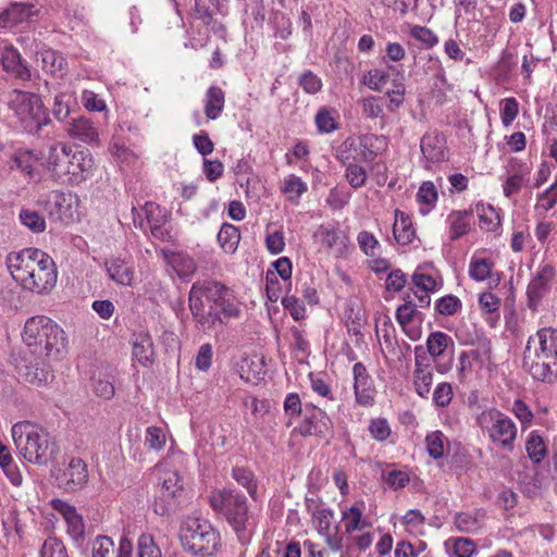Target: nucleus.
<instances>
[{"mask_svg":"<svg viewBox=\"0 0 557 557\" xmlns=\"http://www.w3.org/2000/svg\"><path fill=\"white\" fill-rule=\"evenodd\" d=\"M282 305L289 312L294 320L299 321L306 317V308L302 301L295 296H286L282 300Z\"/></svg>","mask_w":557,"mask_h":557,"instance_id":"nucleus-63","label":"nucleus"},{"mask_svg":"<svg viewBox=\"0 0 557 557\" xmlns=\"http://www.w3.org/2000/svg\"><path fill=\"white\" fill-rule=\"evenodd\" d=\"M166 443V434L162 428L148 426L145 434V446L149 449L160 451Z\"/></svg>","mask_w":557,"mask_h":557,"instance_id":"nucleus-54","label":"nucleus"},{"mask_svg":"<svg viewBox=\"0 0 557 557\" xmlns=\"http://www.w3.org/2000/svg\"><path fill=\"white\" fill-rule=\"evenodd\" d=\"M8 106L28 133H37L49 122L48 114L39 96L22 90H13Z\"/></svg>","mask_w":557,"mask_h":557,"instance_id":"nucleus-9","label":"nucleus"},{"mask_svg":"<svg viewBox=\"0 0 557 557\" xmlns=\"http://www.w3.org/2000/svg\"><path fill=\"white\" fill-rule=\"evenodd\" d=\"M449 557H472L476 553V544L469 537H451L444 543Z\"/></svg>","mask_w":557,"mask_h":557,"instance_id":"nucleus-36","label":"nucleus"},{"mask_svg":"<svg viewBox=\"0 0 557 557\" xmlns=\"http://www.w3.org/2000/svg\"><path fill=\"white\" fill-rule=\"evenodd\" d=\"M307 184L295 174L287 175L284 178L281 188L282 193L292 202H297L301 195H304L307 191Z\"/></svg>","mask_w":557,"mask_h":557,"instance_id":"nucleus-43","label":"nucleus"},{"mask_svg":"<svg viewBox=\"0 0 557 557\" xmlns=\"http://www.w3.org/2000/svg\"><path fill=\"white\" fill-rule=\"evenodd\" d=\"M22 338L28 347L39 350L50 361L63 359L69 350L65 331L46 315H34L27 319Z\"/></svg>","mask_w":557,"mask_h":557,"instance_id":"nucleus-4","label":"nucleus"},{"mask_svg":"<svg viewBox=\"0 0 557 557\" xmlns=\"http://www.w3.org/2000/svg\"><path fill=\"white\" fill-rule=\"evenodd\" d=\"M133 356L144 367H149L154 361V347L148 333H138L133 338Z\"/></svg>","mask_w":557,"mask_h":557,"instance_id":"nucleus-27","label":"nucleus"},{"mask_svg":"<svg viewBox=\"0 0 557 557\" xmlns=\"http://www.w3.org/2000/svg\"><path fill=\"white\" fill-rule=\"evenodd\" d=\"M11 436L20 457L35 465H47L53 455L48 432L30 421L12 425Z\"/></svg>","mask_w":557,"mask_h":557,"instance_id":"nucleus-5","label":"nucleus"},{"mask_svg":"<svg viewBox=\"0 0 557 557\" xmlns=\"http://www.w3.org/2000/svg\"><path fill=\"white\" fill-rule=\"evenodd\" d=\"M66 184H79L94 175L95 160L89 151L72 152Z\"/></svg>","mask_w":557,"mask_h":557,"instance_id":"nucleus-19","label":"nucleus"},{"mask_svg":"<svg viewBox=\"0 0 557 557\" xmlns=\"http://www.w3.org/2000/svg\"><path fill=\"white\" fill-rule=\"evenodd\" d=\"M519 113V103L513 97H508L500 102V119L504 126H509Z\"/></svg>","mask_w":557,"mask_h":557,"instance_id":"nucleus-60","label":"nucleus"},{"mask_svg":"<svg viewBox=\"0 0 557 557\" xmlns=\"http://www.w3.org/2000/svg\"><path fill=\"white\" fill-rule=\"evenodd\" d=\"M195 16L205 26L206 33L225 32L223 16L220 14V0H195Z\"/></svg>","mask_w":557,"mask_h":557,"instance_id":"nucleus-12","label":"nucleus"},{"mask_svg":"<svg viewBox=\"0 0 557 557\" xmlns=\"http://www.w3.org/2000/svg\"><path fill=\"white\" fill-rule=\"evenodd\" d=\"M406 530L413 535L422 534L425 524V517L418 509L408 510L401 518Z\"/></svg>","mask_w":557,"mask_h":557,"instance_id":"nucleus-51","label":"nucleus"},{"mask_svg":"<svg viewBox=\"0 0 557 557\" xmlns=\"http://www.w3.org/2000/svg\"><path fill=\"white\" fill-rule=\"evenodd\" d=\"M554 276V267L545 264L539 268L527 288L528 306L530 309H537L540 301L548 293Z\"/></svg>","mask_w":557,"mask_h":557,"instance_id":"nucleus-13","label":"nucleus"},{"mask_svg":"<svg viewBox=\"0 0 557 557\" xmlns=\"http://www.w3.org/2000/svg\"><path fill=\"white\" fill-rule=\"evenodd\" d=\"M453 343L450 336L444 332H433L429 335L426 347L430 355L437 358L444 354L448 345Z\"/></svg>","mask_w":557,"mask_h":557,"instance_id":"nucleus-48","label":"nucleus"},{"mask_svg":"<svg viewBox=\"0 0 557 557\" xmlns=\"http://www.w3.org/2000/svg\"><path fill=\"white\" fill-rule=\"evenodd\" d=\"M20 221L24 226L35 233L44 232L46 228L45 219L37 211L30 209L21 210Z\"/></svg>","mask_w":557,"mask_h":557,"instance_id":"nucleus-53","label":"nucleus"},{"mask_svg":"<svg viewBox=\"0 0 557 557\" xmlns=\"http://www.w3.org/2000/svg\"><path fill=\"white\" fill-rule=\"evenodd\" d=\"M233 478L234 480L243 485L251 498H257V483L253 478V473L246 468H234L233 469Z\"/></svg>","mask_w":557,"mask_h":557,"instance_id":"nucleus-55","label":"nucleus"},{"mask_svg":"<svg viewBox=\"0 0 557 557\" xmlns=\"http://www.w3.org/2000/svg\"><path fill=\"white\" fill-rule=\"evenodd\" d=\"M525 451L534 465H540L548 454V443L540 431H531L525 440Z\"/></svg>","mask_w":557,"mask_h":557,"instance_id":"nucleus-30","label":"nucleus"},{"mask_svg":"<svg viewBox=\"0 0 557 557\" xmlns=\"http://www.w3.org/2000/svg\"><path fill=\"white\" fill-rule=\"evenodd\" d=\"M211 508L222 513L240 541H247L253 527V518L248 511L247 498L233 490H216L210 493Z\"/></svg>","mask_w":557,"mask_h":557,"instance_id":"nucleus-6","label":"nucleus"},{"mask_svg":"<svg viewBox=\"0 0 557 557\" xmlns=\"http://www.w3.org/2000/svg\"><path fill=\"white\" fill-rule=\"evenodd\" d=\"M476 423L494 447L508 453L513 450L518 428L509 416L496 408H488L478 414Z\"/></svg>","mask_w":557,"mask_h":557,"instance_id":"nucleus-7","label":"nucleus"},{"mask_svg":"<svg viewBox=\"0 0 557 557\" xmlns=\"http://www.w3.org/2000/svg\"><path fill=\"white\" fill-rule=\"evenodd\" d=\"M166 260L182 278H189L196 272V262L188 255L171 252L166 255Z\"/></svg>","mask_w":557,"mask_h":557,"instance_id":"nucleus-39","label":"nucleus"},{"mask_svg":"<svg viewBox=\"0 0 557 557\" xmlns=\"http://www.w3.org/2000/svg\"><path fill=\"white\" fill-rule=\"evenodd\" d=\"M389 79V75L380 70H373L368 72L364 75L363 83L375 91H384L386 90L387 95H391V91L386 88Z\"/></svg>","mask_w":557,"mask_h":557,"instance_id":"nucleus-58","label":"nucleus"},{"mask_svg":"<svg viewBox=\"0 0 557 557\" xmlns=\"http://www.w3.org/2000/svg\"><path fill=\"white\" fill-rule=\"evenodd\" d=\"M50 214L64 223H71L79 219V198L72 193H53L51 196Z\"/></svg>","mask_w":557,"mask_h":557,"instance_id":"nucleus-17","label":"nucleus"},{"mask_svg":"<svg viewBox=\"0 0 557 557\" xmlns=\"http://www.w3.org/2000/svg\"><path fill=\"white\" fill-rule=\"evenodd\" d=\"M417 307H420L418 301L413 302L411 296L408 294L405 304L397 308L396 319L404 330H406L419 314Z\"/></svg>","mask_w":557,"mask_h":557,"instance_id":"nucleus-47","label":"nucleus"},{"mask_svg":"<svg viewBox=\"0 0 557 557\" xmlns=\"http://www.w3.org/2000/svg\"><path fill=\"white\" fill-rule=\"evenodd\" d=\"M494 265L484 250H476L469 262V276L475 282H485L492 277Z\"/></svg>","mask_w":557,"mask_h":557,"instance_id":"nucleus-23","label":"nucleus"},{"mask_svg":"<svg viewBox=\"0 0 557 557\" xmlns=\"http://www.w3.org/2000/svg\"><path fill=\"white\" fill-rule=\"evenodd\" d=\"M2 65L7 72L13 73L17 78L27 81L30 78V71L24 63L21 54L14 48H8L2 55Z\"/></svg>","mask_w":557,"mask_h":557,"instance_id":"nucleus-33","label":"nucleus"},{"mask_svg":"<svg viewBox=\"0 0 557 557\" xmlns=\"http://www.w3.org/2000/svg\"><path fill=\"white\" fill-rule=\"evenodd\" d=\"M106 271L110 280L122 286H131L134 281V268L132 263L112 258L106 262Z\"/></svg>","mask_w":557,"mask_h":557,"instance_id":"nucleus-25","label":"nucleus"},{"mask_svg":"<svg viewBox=\"0 0 557 557\" xmlns=\"http://www.w3.org/2000/svg\"><path fill=\"white\" fill-rule=\"evenodd\" d=\"M470 216L471 213L468 211H453L447 222L449 224V238L456 240L461 236L468 234L470 231Z\"/></svg>","mask_w":557,"mask_h":557,"instance_id":"nucleus-38","label":"nucleus"},{"mask_svg":"<svg viewBox=\"0 0 557 557\" xmlns=\"http://www.w3.org/2000/svg\"><path fill=\"white\" fill-rule=\"evenodd\" d=\"M7 267L15 282L25 290L48 294L57 284L58 272L52 258L37 248L9 253Z\"/></svg>","mask_w":557,"mask_h":557,"instance_id":"nucleus-1","label":"nucleus"},{"mask_svg":"<svg viewBox=\"0 0 557 557\" xmlns=\"http://www.w3.org/2000/svg\"><path fill=\"white\" fill-rule=\"evenodd\" d=\"M354 392L358 405L363 407L372 406L375 397V387L367 368L361 362L352 367Z\"/></svg>","mask_w":557,"mask_h":557,"instance_id":"nucleus-15","label":"nucleus"},{"mask_svg":"<svg viewBox=\"0 0 557 557\" xmlns=\"http://www.w3.org/2000/svg\"><path fill=\"white\" fill-rule=\"evenodd\" d=\"M438 194L435 185L430 181L423 182L417 193L418 202L426 207L425 209H420L422 214L429 213V211L435 206Z\"/></svg>","mask_w":557,"mask_h":557,"instance_id":"nucleus-45","label":"nucleus"},{"mask_svg":"<svg viewBox=\"0 0 557 557\" xmlns=\"http://www.w3.org/2000/svg\"><path fill=\"white\" fill-rule=\"evenodd\" d=\"M357 242L364 255L376 257L380 253L381 245L372 233L368 231L360 232L357 236Z\"/></svg>","mask_w":557,"mask_h":557,"instance_id":"nucleus-56","label":"nucleus"},{"mask_svg":"<svg viewBox=\"0 0 557 557\" xmlns=\"http://www.w3.org/2000/svg\"><path fill=\"white\" fill-rule=\"evenodd\" d=\"M51 507L59 512L67 524V533L75 541H79L85 534V523L83 517L76 511L75 507L61 499H52Z\"/></svg>","mask_w":557,"mask_h":557,"instance_id":"nucleus-20","label":"nucleus"},{"mask_svg":"<svg viewBox=\"0 0 557 557\" xmlns=\"http://www.w3.org/2000/svg\"><path fill=\"white\" fill-rule=\"evenodd\" d=\"M413 296L421 308L428 307L431 302L430 293L440 288V283L432 275L424 273L420 268L412 275Z\"/></svg>","mask_w":557,"mask_h":557,"instance_id":"nucleus-22","label":"nucleus"},{"mask_svg":"<svg viewBox=\"0 0 557 557\" xmlns=\"http://www.w3.org/2000/svg\"><path fill=\"white\" fill-rule=\"evenodd\" d=\"M111 156L115 159L120 164L129 165L134 163L138 154L132 149L127 148L122 141L117 139H113L109 147Z\"/></svg>","mask_w":557,"mask_h":557,"instance_id":"nucleus-49","label":"nucleus"},{"mask_svg":"<svg viewBox=\"0 0 557 557\" xmlns=\"http://www.w3.org/2000/svg\"><path fill=\"white\" fill-rule=\"evenodd\" d=\"M82 103L88 111L102 112L107 109L106 101L91 90H83Z\"/></svg>","mask_w":557,"mask_h":557,"instance_id":"nucleus-61","label":"nucleus"},{"mask_svg":"<svg viewBox=\"0 0 557 557\" xmlns=\"http://www.w3.org/2000/svg\"><path fill=\"white\" fill-rule=\"evenodd\" d=\"M59 486L66 492L82 490L88 481L87 466L81 458H72L58 476Z\"/></svg>","mask_w":557,"mask_h":557,"instance_id":"nucleus-14","label":"nucleus"},{"mask_svg":"<svg viewBox=\"0 0 557 557\" xmlns=\"http://www.w3.org/2000/svg\"><path fill=\"white\" fill-rule=\"evenodd\" d=\"M357 145L363 149L361 159L370 161L377 154L379 149L385 146V138L375 135H364L358 139V143L355 139H347L343 144L344 147L349 149L356 148Z\"/></svg>","mask_w":557,"mask_h":557,"instance_id":"nucleus-29","label":"nucleus"},{"mask_svg":"<svg viewBox=\"0 0 557 557\" xmlns=\"http://www.w3.org/2000/svg\"><path fill=\"white\" fill-rule=\"evenodd\" d=\"M511 412L520 421L523 429L529 428L533 421V412L531 409L520 399L513 401Z\"/></svg>","mask_w":557,"mask_h":557,"instance_id":"nucleus-62","label":"nucleus"},{"mask_svg":"<svg viewBox=\"0 0 557 557\" xmlns=\"http://www.w3.org/2000/svg\"><path fill=\"white\" fill-rule=\"evenodd\" d=\"M484 516L482 510L458 512L454 516V525L459 532L476 533L484 524Z\"/></svg>","mask_w":557,"mask_h":557,"instance_id":"nucleus-32","label":"nucleus"},{"mask_svg":"<svg viewBox=\"0 0 557 557\" xmlns=\"http://www.w3.org/2000/svg\"><path fill=\"white\" fill-rule=\"evenodd\" d=\"M507 172L508 176L503 184V191L505 197L510 199L518 195L522 187L529 182L531 168L524 162L511 159Z\"/></svg>","mask_w":557,"mask_h":557,"instance_id":"nucleus-18","label":"nucleus"},{"mask_svg":"<svg viewBox=\"0 0 557 557\" xmlns=\"http://www.w3.org/2000/svg\"><path fill=\"white\" fill-rule=\"evenodd\" d=\"M225 94L218 86L208 88L205 96V114L209 120H216L223 112Z\"/></svg>","mask_w":557,"mask_h":557,"instance_id":"nucleus-34","label":"nucleus"},{"mask_svg":"<svg viewBox=\"0 0 557 557\" xmlns=\"http://www.w3.org/2000/svg\"><path fill=\"white\" fill-rule=\"evenodd\" d=\"M346 165V180L352 188H360L366 184L367 172L363 166L349 162V158L343 159Z\"/></svg>","mask_w":557,"mask_h":557,"instance_id":"nucleus-50","label":"nucleus"},{"mask_svg":"<svg viewBox=\"0 0 557 557\" xmlns=\"http://www.w3.org/2000/svg\"><path fill=\"white\" fill-rule=\"evenodd\" d=\"M67 133L72 138L88 145L99 144V133L94 123L86 117L73 120L67 126Z\"/></svg>","mask_w":557,"mask_h":557,"instance_id":"nucleus-24","label":"nucleus"},{"mask_svg":"<svg viewBox=\"0 0 557 557\" xmlns=\"http://www.w3.org/2000/svg\"><path fill=\"white\" fill-rule=\"evenodd\" d=\"M523 368L533 379L557 381V330L543 327L530 336L523 352Z\"/></svg>","mask_w":557,"mask_h":557,"instance_id":"nucleus-3","label":"nucleus"},{"mask_svg":"<svg viewBox=\"0 0 557 557\" xmlns=\"http://www.w3.org/2000/svg\"><path fill=\"white\" fill-rule=\"evenodd\" d=\"M342 520L345 522V532L351 534L355 531H361L370 524L363 519L362 509L351 506L342 513Z\"/></svg>","mask_w":557,"mask_h":557,"instance_id":"nucleus-40","label":"nucleus"},{"mask_svg":"<svg viewBox=\"0 0 557 557\" xmlns=\"http://www.w3.org/2000/svg\"><path fill=\"white\" fill-rule=\"evenodd\" d=\"M37 11L33 4L14 2L0 12V28L12 29L14 26L27 22Z\"/></svg>","mask_w":557,"mask_h":557,"instance_id":"nucleus-21","label":"nucleus"},{"mask_svg":"<svg viewBox=\"0 0 557 557\" xmlns=\"http://www.w3.org/2000/svg\"><path fill=\"white\" fill-rule=\"evenodd\" d=\"M180 539L185 547L195 555L212 556L220 546V535L203 519L187 518L180 531Z\"/></svg>","mask_w":557,"mask_h":557,"instance_id":"nucleus-8","label":"nucleus"},{"mask_svg":"<svg viewBox=\"0 0 557 557\" xmlns=\"http://www.w3.org/2000/svg\"><path fill=\"white\" fill-rule=\"evenodd\" d=\"M420 149L430 162H442L446 159L444 138L438 134H426L421 138Z\"/></svg>","mask_w":557,"mask_h":557,"instance_id":"nucleus-28","label":"nucleus"},{"mask_svg":"<svg viewBox=\"0 0 557 557\" xmlns=\"http://www.w3.org/2000/svg\"><path fill=\"white\" fill-rule=\"evenodd\" d=\"M157 471L159 483L154 495V512L163 516L176 508L184 482L178 471L171 469L165 461L157 465Z\"/></svg>","mask_w":557,"mask_h":557,"instance_id":"nucleus-10","label":"nucleus"},{"mask_svg":"<svg viewBox=\"0 0 557 557\" xmlns=\"http://www.w3.org/2000/svg\"><path fill=\"white\" fill-rule=\"evenodd\" d=\"M462 308L461 300L455 295H446L435 302V310L442 315H454Z\"/></svg>","mask_w":557,"mask_h":557,"instance_id":"nucleus-57","label":"nucleus"},{"mask_svg":"<svg viewBox=\"0 0 557 557\" xmlns=\"http://www.w3.org/2000/svg\"><path fill=\"white\" fill-rule=\"evenodd\" d=\"M91 557H122L121 549L115 548L111 537L97 536L90 544Z\"/></svg>","mask_w":557,"mask_h":557,"instance_id":"nucleus-41","label":"nucleus"},{"mask_svg":"<svg viewBox=\"0 0 557 557\" xmlns=\"http://www.w3.org/2000/svg\"><path fill=\"white\" fill-rule=\"evenodd\" d=\"M189 309L203 331L225 323L238 315V307L231 300L228 289L214 281L196 282L189 290Z\"/></svg>","mask_w":557,"mask_h":557,"instance_id":"nucleus-2","label":"nucleus"},{"mask_svg":"<svg viewBox=\"0 0 557 557\" xmlns=\"http://www.w3.org/2000/svg\"><path fill=\"white\" fill-rule=\"evenodd\" d=\"M23 376L27 382L39 386L47 385L54 379L53 371L49 367H26Z\"/></svg>","mask_w":557,"mask_h":557,"instance_id":"nucleus-46","label":"nucleus"},{"mask_svg":"<svg viewBox=\"0 0 557 557\" xmlns=\"http://www.w3.org/2000/svg\"><path fill=\"white\" fill-rule=\"evenodd\" d=\"M315 237L319 238L323 246L334 250L336 255H342L347 245L345 234L338 228L320 226L315 232Z\"/></svg>","mask_w":557,"mask_h":557,"instance_id":"nucleus-31","label":"nucleus"},{"mask_svg":"<svg viewBox=\"0 0 557 557\" xmlns=\"http://www.w3.org/2000/svg\"><path fill=\"white\" fill-rule=\"evenodd\" d=\"M425 357L418 355V348H416V369H414V388L420 397H428L433 384V373L429 364L423 361Z\"/></svg>","mask_w":557,"mask_h":557,"instance_id":"nucleus-26","label":"nucleus"},{"mask_svg":"<svg viewBox=\"0 0 557 557\" xmlns=\"http://www.w3.org/2000/svg\"><path fill=\"white\" fill-rule=\"evenodd\" d=\"M335 111L327 108H321L315 114L314 121L320 133L329 134L338 128L335 120Z\"/></svg>","mask_w":557,"mask_h":557,"instance_id":"nucleus-52","label":"nucleus"},{"mask_svg":"<svg viewBox=\"0 0 557 557\" xmlns=\"http://www.w3.org/2000/svg\"><path fill=\"white\" fill-rule=\"evenodd\" d=\"M71 96L65 92L55 95L52 112L58 120H64L70 114Z\"/></svg>","mask_w":557,"mask_h":557,"instance_id":"nucleus-64","label":"nucleus"},{"mask_svg":"<svg viewBox=\"0 0 557 557\" xmlns=\"http://www.w3.org/2000/svg\"><path fill=\"white\" fill-rule=\"evenodd\" d=\"M140 557H162L161 549L151 534H141L137 541Z\"/></svg>","mask_w":557,"mask_h":557,"instance_id":"nucleus-59","label":"nucleus"},{"mask_svg":"<svg viewBox=\"0 0 557 557\" xmlns=\"http://www.w3.org/2000/svg\"><path fill=\"white\" fill-rule=\"evenodd\" d=\"M240 233L236 226L227 223L222 225L218 234V242L220 243L222 249L225 252H235L238 247Z\"/></svg>","mask_w":557,"mask_h":557,"instance_id":"nucleus-42","label":"nucleus"},{"mask_svg":"<svg viewBox=\"0 0 557 557\" xmlns=\"http://www.w3.org/2000/svg\"><path fill=\"white\" fill-rule=\"evenodd\" d=\"M332 428V421L327 414L319 408H305V418L299 425V432L304 436L325 437Z\"/></svg>","mask_w":557,"mask_h":557,"instance_id":"nucleus-16","label":"nucleus"},{"mask_svg":"<svg viewBox=\"0 0 557 557\" xmlns=\"http://www.w3.org/2000/svg\"><path fill=\"white\" fill-rule=\"evenodd\" d=\"M447 445L448 441L441 431L431 432L425 437L426 450L434 459H440L444 456Z\"/></svg>","mask_w":557,"mask_h":557,"instance_id":"nucleus-44","label":"nucleus"},{"mask_svg":"<svg viewBox=\"0 0 557 557\" xmlns=\"http://www.w3.org/2000/svg\"><path fill=\"white\" fill-rule=\"evenodd\" d=\"M36 62L42 71L52 75L60 73L65 65V59L52 49H41L37 52Z\"/></svg>","mask_w":557,"mask_h":557,"instance_id":"nucleus-35","label":"nucleus"},{"mask_svg":"<svg viewBox=\"0 0 557 557\" xmlns=\"http://www.w3.org/2000/svg\"><path fill=\"white\" fill-rule=\"evenodd\" d=\"M72 152L65 144L57 143L50 146L46 166L55 182L66 184Z\"/></svg>","mask_w":557,"mask_h":557,"instance_id":"nucleus-11","label":"nucleus"},{"mask_svg":"<svg viewBox=\"0 0 557 557\" xmlns=\"http://www.w3.org/2000/svg\"><path fill=\"white\" fill-rule=\"evenodd\" d=\"M393 233L395 239L403 245H407L412 242L414 237V230L412 227L411 220L404 212L395 211V222L393 225Z\"/></svg>","mask_w":557,"mask_h":557,"instance_id":"nucleus-37","label":"nucleus"}]
</instances>
